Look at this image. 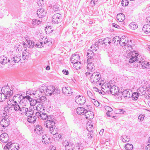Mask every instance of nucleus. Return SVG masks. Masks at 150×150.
<instances>
[{"label": "nucleus", "mask_w": 150, "mask_h": 150, "mask_svg": "<svg viewBox=\"0 0 150 150\" xmlns=\"http://www.w3.org/2000/svg\"><path fill=\"white\" fill-rule=\"evenodd\" d=\"M41 89L43 90V93L47 96H50L52 94H56L58 92V90L52 86H47L43 84L41 86Z\"/></svg>", "instance_id": "nucleus-1"}, {"label": "nucleus", "mask_w": 150, "mask_h": 150, "mask_svg": "<svg viewBox=\"0 0 150 150\" xmlns=\"http://www.w3.org/2000/svg\"><path fill=\"white\" fill-rule=\"evenodd\" d=\"M136 51H131L129 52L128 50L126 52L127 55L126 57L129 59V62L130 63H132L134 62L139 61L138 56V53Z\"/></svg>", "instance_id": "nucleus-2"}, {"label": "nucleus", "mask_w": 150, "mask_h": 150, "mask_svg": "<svg viewBox=\"0 0 150 150\" xmlns=\"http://www.w3.org/2000/svg\"><path fill=\"white\" fill-rule=\"evenodd\" d=\"M12 100L14 101V103H19L21 105L23 104V105H25V103H24L25 102V99L21 95H16L13 97Z\"/></svg>", "instance_id": "nucleus-3"}, {"label": "nucleus", "mask_w": 150, "mask_h": 150, "mask_svg": "<svg viewBox=\"0 0 150 150\" xmlns=\"http://www.w3.org/2000/svg\"><path fill=\"white\" fill-rule=\"evenodd\" d=\"M19 148L18 144L9 142L6 144L4 148V149H8V150H18Z\"/></svg>", "instance_id": "nucleus-4"}, {"label": "nucleus", "mask_w": 150, "mask_h": 150, "mask_svg": "<svg viewBox=\"0 0 150 150\" xmlns=\"http://www.w3.org/2000/svg\"><path fill=\"white\" fill-rule=\"evenodd\" d=\"M100 77L99 73L97 72H94L91 77L90 80L91 82L94 84L98 82Z\"/></svg>", "instance_id": "nucleus-5"}, {"label": "nucleus", "mask_w": 150, "mask_h": 150, "mask_svg": "<svg viewBox=\"0 0 150 150\" xmlns=\"http://www.w3.org/2000/svg\"><path fill=\"white\" fill-rule=\"evenodd\" d=\"M3 114H4V116H2L3 118L0 121V123L1 126L3 127H7L10 123V120L7 118V116L6 117V113L4 112Z\"/></svg>", "instance_id": "nucleus-6"}, {"label": "nucleus", "mask_w": 150, "mask_h": 150, "mask_svg": "<svg viewBox=\"0 0 150 150\" xmlns=\"http://www.w3.org/2000/svg\"><path fill=\"white\" fill-rule=\"evenodd\" d=\"M111 88L110 83L108 81L104 83L101 86L102 91L105 93H107L109 92Z\"/></svg>", "instance_id": "nucleus-7"}, {"label": "nucleus", "mask_w": 150, "mask_h": 150, "mask_svg": "<svg viewBox=\"0 0 150 150\" xmlns=\"http://www.w3.org/2000/svg\"><path fill=\"white\" fill-rule=\"evenodd\" d=\"M44 125L48 128H50L53 127H55V123L52 119L51 117L50 116V117L48 118L47 120L44 122Z\"/></svg>", "instance_id": "nucleus-8"}, {"label": "nucleus", "mask_w": 150, "mask_h": 150, "mask_svg": "<svg viewBox=\"0 0 150 150\" xmlns=\"http://www.w3.org/2000/svg\"><path fill=\"white\" fill-rule=\"evenodd\" d=\"M63 146H65L66 150H74V145L70 142L65 140L63 143Z\"/></svg>", "instance_id": "nucleus-9"}, {"label": "nucleus", "mask_w": 150, "mask_h": 150, "mask_svg": "<svg viewBox=\"0 0 150 150\" xmlns=\"http://www.w3.org/2000/svg\"><path fill=\"white\" fill-rule=\"evenodd\" d=\"M62 18L60 14L57 13L52 17V22L54 23L58 24L62 21Z\"/></svg>", "instance_id": "nucleus-10"}, {"label": "nucleus", "mask_w": 150, "mask_h": 150, "mask_svg": "<svg viewBox=\"0 0 150 150\" xmlns=\"http://www.w3.org/2000/svg\"><path fill=\"white\" fill-rule=\"evenodd\" d=\"M86 99L84 97L81 96H76L75 98V101L78 105H82L85 102Z\"/></svg>", "instance_id": "nucleus-11"}, {"label": "nucleus", "mask_w": 150, "mask_h": 150, "mask_svg": "<svg viewBox=\"0 0 150 150\" xmlns=\"http://www.w3.org/2000/svg\"><path fill=\"white\" fill-rule=\"evenodd\" d=\"M21 58V56L20 54H18L11 56L10 62H13L14 63H17L19 62Z\"/></svg>", "instance_id": "nucleus-12"}, {"label": "nucleus", "mask_w": 150, "mask_h": 150, "mask_svg": "<svg viewBox=\"0 0 150 150\" xmlns=\"http://www.w3.org/2000/svg\"><path fill=\"white\" fill-rule=\"evenodd\" d=\"M10 99L9 100V101L7 102L8 106L6 107V108H11L12 107L14 109L15 111H19L21 107L18 105V103H14V104L10 103Z\"/></svg>", "instance_id": "nucleus-13"}, {"label": "nucleus", "mask_w": 150, "mask_h": 150, "mask_svg": "<svg viewBox=\"0 0 150 150\" xmlns=\"http://www.w3.org/2000/svg\"><path fill=\"white\" fill-rule=\"evenodd\" d=\"M35 115L37 117L43 120H45L50 117L46 113L43 112H37L35 113Z\"/></svg>", "instance_id": "nucleus-14"}, {"label": "nucleus", "mask_w": 150, "mask_h": 150, "mask_svg": "<svg viewBox=\"0 0 150 150\" xmlns=\"http://www.w3.org/2000/svg\"><path fill=\"white\" fill-rule=\"evenodd\" d=\"M146 22L148 24L145 25L143 27L142 30L146 33H150V17L147 18Z\"/></svg>", "instance_id": "nucleus-15"}, {"label": "nucleus", "mask_w": 150, "mask_h": 150, "mask_svg": "<svg viewBox=\"0 0 150 150\" xmlns=\"http://www.w3.org/2000/svg\"><path fill=\"white\" fill-rule=\"evenodd\" d=\"M89 62L87 66V71L86 73V75H89L90 74V72L93 71L95 69V67L93 63L92 62Z\"/></svg>", "instance_id": "nucleus-16"}, {"label": "nucleus", "mask_w": 150, "mask_h": 150, "mask_svg": "<svg viewBox=\"0 0 150 150\" xmlns=\"http://www.w3.org/2000/svg\"><path fill=\"white\" fill-rule=\"evenodd\" d=\"M93 46H91V50L89 51V52L87 53V63L88 62H90L92 61V60H93V57L94 55V53L93 52V51L92 50V47H93Z\"/></svg>", "instance_id": "nucleus-17"}, {"label": "nucleus", "mask_w": 150, "mask_h": 150, "mask_svg": "<svg viewBox=\"0 0 150 150\" xmlns=\"http://www.w3.org/2000/svg\"><path fill=\"white\" fill-rule=\"evenodd\" d=\"M8 135L6 133L2 134L0 136V139L2 142L6 143L8 142L9 138Z\"/></svg>", "instance_id": "nucleus-18"}, {"label": "nucleus", "mask_w": 150, "mask_h": 150, "mask_svg": "<svg viewBox=\"0 0 150 150\" xmlns=\"http://www.w3.org/2000/svg\"><path fill=\"white\" fill-rule=\"evenodd\" d=\"M142 60H139V63L142 65V68H150V64L149 62L145 61L144 58H142Z\"/></svg>", "instance_id": "nucleus-19"}, {"label": "nucleus", "mask_w": 150, "mask_h": 150, "mask_svg": "<svg viewBox=\"0 0 150 150\" xmlns=\"http://www.w3.org/2000/svg\"><path fill=\"white\" fill-rule=\"evenodd\" d=\"M118 88L116 86H112L109 91L110 93L112 95H116L119 93Z\"/></svg>", "instance_id": "nucleus-20"}, {"label": "nucleus", "mask_w": 150, "mask_h": 150, "mask_svg": "<svg viewBox=\"0 0 150 150\" xmlns=\"http://www.w3.org/2000/svg\"><path fill=\"white\" fill-rule=\"evenodd\" d=\"M146 87L145 86H141L139 87L137 90L138 94L139 96H142L145 94L146 93Z\"/></svg>", "instance_id": "nucleus-21"}, {"label": "nucleus", "mask_w": 150, "mask_h": 150, "mask_svg": "<svg viewBox=\"0 0 150 150\" xmlns=\"http://www.w3.org/2000/svg\"><path fill=\"white\" fill-rule=\"evenodd\" d=\"M128 40V38L125 36H123L120 38L119 42V45L122 46H125Z\"/></svg>", "instance_id": "nucleus-22"}, {"label": "nucleus", "mask_w": 150, "mask_h": 150, "mask_svg": "<svg viewBox=\"0 0 150 150\" xmlns=\"http://www.w3.org/2000/svg\"><path fill=\"white\" fill-rule=\"evenodd\" d=\"M46 11L44 9H39L37 11V14L38 17L42 18L44 17L46 14Z\"/></svg>", "instance_id": "nucleus-23"}, {"label": "nucleus", "mask_w": 150, "mask_h": 150, "mask_svg": "<svg viewBox=\"0 0 150 150\" xmlns=\"http://www.w3.org/2000/svg\"><path fill=\"white\" fill-rule=\"evenodd\" d=\"M63 93L67 96H69L71 95L73 92L69 87H63L62 88Z\"/></svg>", "instance_id": "nucleus-24"}, {"label": "nucleus", "mask_w": 150, "mask_h": 150, "mask_svg": "<svg viewBox=\"0 0 150 150\" xmlns=\"http://www.w3.org/2000/svg\"><path fill=\"white\" fill-rule=\"evenodd\" d=\"M80 59V57L77 54H75L72 55L71 58V63H76Z\"/></svg>", "instance_id": "nucleus-25"}, {"label": "nucleus", "mask_w": 150, "mask_h": 150, "mask_svg": "<svg viewBox=\"0 0 150 150\" xmlns=\"http://www.w3.org/2000/svg\"><path fill=\"white\" fill-rule=\"evenodd\" d=\"M84 114L85 117L87 119H91L93 118L94 116L93 112L91 111H86Z\"/></svg>", "instance_id": "nucleus-26"}, {"label": "nucleus", "mask_w": 150, "mask_h": 150, "mask_svg": "<svg viewBox=\"0 0 150 150\" xmlns=\"http://www.w3.org/2000/svg\"><path fill=\"white\" fill-rule=\"evenodd\" d=\"M34 130L35 133L37 135H39L43 133V129L41 126L37 125Z\"/></svg>", "instance_id": "nucleus-27"}, {"label": "nucleus", "mask_w": 150, "mask_h": 150, "mask_svg": "<svg viewBox=\"0 0 150 150\" xmlns=\"http://www.w3.org/2000/svg\"><path fill=\"white\" fill-rule=\"evenodd\" d=\"M42 142L45 144H48L50 143V139L46 135H44L42 137Z\"/></svg>", "instance_id": "nucleus-28"}, {"label": "nucleus", "mask_w": 150, "mask_h": 150, "mask_svg": "<svg viewBox=\"0 0 150 150\" xmlns=\"http://www.w3.org/2000/svg\"><path fill=\"white\" fill-rule=\"evenodd\" d=\"M43 93V90H41L40 86L39 89L33 91V94L35 96V98H37L41 96L42 93Z\"/></svg>", "instance_id": "nucleus-29"}, {"label": "nucleus", "mask_w": 150, "mask_h": 150, "mask_svg": "<svg viewBox=\"0 0 150 150\" xmlns=\"http://www.w3.org/2000/svg\"><path fill=\"white\" fill-rule=\"evenodd\" d=\"M30 55V53L28 50L24 49L22 54V58L24 60H27Z\"/></svg>", "instance_id": "nucleus-30"}, {"label": "nucleus", "mask_w": 150, "mask_h": 150, "mask_svg": "<svg viewBox=\"0 0 150 150\" xmlns=\"http://www.w3.org/2000/svg\"><path fill=\"white\" fill-rule=\"evenodd\" d=\"M10 59H8L7 58L4 56L0 57V62L3 64H4L7 62H10Z\"/></svg>", "instance_id": "nucleus-31"}, {"label": "nucleus", "mask_w": 150, "mask_h": 150, "mask_svg": "<svg viewBox=\"0 0 150 150\" xmlns=\"http://www.w3.org/2000/svg\"><path fill=\"white\" fill-rule=\"evenodd\" d=\"M116 18L119 22H123L125 19V15L122 13H120L117 14Z\"/></svg>", "instance_id": "nucleus-32"}, {"label": "nucleus", "mask_w": 150, "mask_h": 150, "mask_svg": "<svg viewBox=\"0 0 150 150\" xmlns=\"http://www.w3.org/2000/svg\"><path fill=\"white\" fill-rule=\"evenodd\" d=\"M86 111L84 108L83 107H79L76 109V112L78 114L80 115H83L85 114V111Z\"/></svg>", "instance_id": "nucleus-33"}, {"label": "nucleus", "mask_w": 150, "mask_h": 150, "mask_svg": "<svg viewBox=\"0 0 150 150\" xmlns=\"http://www.w3.org/2000/svg\"><path fill=\"white\" fill-rule=\"evenodd\" d=\"M36 108L37 111H39V112H43L45 109L43 105L41 104H38Z\"/></svg>", "instance_id": "nucleus-34"}, {"label": "nucleus", "mask_w": 150, "mask_h": 150, "mask_svg": "<svg viewBox=\"0 0 150 150\" xmlns=\"http://www.w3.org/2000/svg\"><path fill=\"white\" fill-rule=\"evenodd\" d=\"M36 116H35L34 115H31V116L28 117L27 120L28 122L30 123H34L36 120Z\"/></svg>", "instance_id": "nucleus-35"}, {"label": "nucleus", "mask_w": 150, "mask_h": 150, "mask_svg": "<svg viewBox=\"0 0 150 150\" xmlns=\"http://www.w3.org/2000/svg\"><path fill=\"white\" fill-rule=\"evenodd\" d=\"M122 93L123 96L125 98H130L131 96L130 93L129 92V91L127 90L124 91Z\"/></svg>", "instance_id": "nucleus-36"}, {"label": "nucleus", "mask_w": 150, "mask_h": 150, "mask_svg": "<svg viewBox=\"0 0 150 150\" xmlns=\"http://www.w3.org/2000/svg\"><path fill=\"white\" fill-rule=\"evenodd\" d=\"M49 128L50 133L54 135L57 134L58 129L57 128H55V127H53Z\"/></svg>", "instance_id": "nucleus-37"}, {"label": "nucleus", "mask_w": 150, "mask_h": 150, "mask_svg": "<svg viewBox=\"0 0 150 150\" xmlns=\"http://www.w3.org/2000/svg\"><path fill=\"white\" fill-rule=\"evenodd\" d=\"M42 42H43V45H50V42L52 44V41H50V40H49L47 38L43 37V38L42 39Z\"/></svg>", "instance_id": "nucleus-38"}, {"label": "nucleus", "mask_w": 150, "mask_h": 150, "mask_svg": "<svg viewBox=\"0 0 150 150\" xmlns=\"http://www.w3.org/2000/svg\"><path fill=\"white\" fill-rule=\"evenodd\" d=\"M86 127L88 131H92L93 129V125L92 122H88L87 123Z\"/></svg>", "instance_id": "nucleus-39"}, {"label": "nucleus", "mask_w": 150, "mask_h": 150, "mask_svg": "<svg viewBox=\"0 0 150 150\" xmlns=\"http://www.w3.org/2000/svg\"><path fill=\"white\" fill-rule=\"evenodd\" d=\"M47 99L46 97L45 96H41L40 97H39V98H38V103H45Z\"/></svg>", "instance_id": "nucleus-40"}, {"label": "nucleus", "mask_w": 150, "mask_h": 150, "mask_svg": "<svg viewBox=\"0 0 150 150\" xmlns=\"http://www.w3.org/2000/svg\"><path fill=\"white\" fill-rule=\"evenodd\" d=\"M122 140L124 142H129L130 140V138L129 136L124 135L122 136Z\"/></svg>", "instance_id": "nucleus-41"}, {"label": "nucleus", "mask_w": 150, "mask_h": 150, "mask_svg": "<svg viewBox=\"0 0 150 150\" xmlns=\"http://www.w3.org/2000/svg\"><path fill=\"white\" fill-rule=\"evenodd\" d=\"M27 43L28 44V47L30 48H32L35 44V42H32L30 40L27 41Z\"/></svg>", "instance_id": "nucleus-42"}, {"label": "nucleus", "mask_w": 150, "mask_h": 150, "mask_svg": "<svg viewBox=\"0 0 150 150\" xmlns=\"http://www.w3.org/2000/svg\"><path fill=\"white\" fill-rule=\"evenodd\" d=\"M8 90H9V88L8 86L3 87L1 90L2 93L5 95L6 93L8 91Z\"/></svg>", "instance_id": "nucleus-43"}, {"label": "nucleus", "mask_w": 150, "mask_h": 150, "mask_svg": "<svg viewBox=\"0 0 150 150\" xmlns=\"http://www.w3.org/2000/svg\"><path fill=\"white\" fill-rule=\"evenodd\" d=\"M129 26L131 29L133 30H135L138 27L137 24L134 22H132L129 25Z\"/></svg>", "instance_id": "nucleus-44"}, {"label": "nucleus", "mask_w": 150, "mask_h": 150, "mask_svg": "<svg viewBox=\"0 0 150 150\" xmlns=\"http://www.w3.org/2000/svg\"><path fill=\"white\" fill-rule=\"evenodd\" d=\"M111 43V39L109 38H107L103 40V43L105 45H107L108 44H110Z\"/></svg>", "instance_id": "nucleus-45"}, {"label": "nucleus", "mask_w": 150, "mask_h": 150, "mask_svg": "<svg viewBox=\"0 0 150 150\" xmlns=\"http://www.w3.org/2000/svg\"><path fill=\"white\" fill-rule=\"evenodd\" d=\"M28 111V108L25 107H21L19 112L22 115L25 114L26 112Z\"/></svg>", "instance_id": "nucleus-46"}, {"label": "nucleus", "mask_w": 150, "mask_h": 150, "mask_svg": "<svg viewBox=\"0 0 150 150\" xmlns=\"http://www.w3.org/2000/svg\"><path fill=\"white\" fill-rule=\"evenodd\" d=\"M127 45V48L128 49V50L130 51V49H132V40H127V42L126 44Z\"/></svg>", "instance_id": "nucleus-47"}, {"label": "nucleus", "mask_w": 150, "mask_h": 150, "mask_svg": "<svg viewBox=\"0 0 150 150\" xmlns=\"http://www.w3.org/2000/svg\"><path fill=\"white\" fill-rule=\"evenodd\" d=\"M133 148V145L129 143L127 144L125 146V148L126 150H132Z\"/></svg>", "instance_id": "nucleus-48"}, {"label": "nucleus", "mask_w": 150, "mask_h": 150, "mask_svg": "<svg viewBox=\"0 0 150 150\" xmlns=\"http://www.w3.org/2000/svg\"><path fill=\"white\" fill-rule=\"evenodd\" d=\"M7 96L3 93H0V101L2 102L7 98Z\"/></svg>", "instance_id": "nucleus-49"}, {"label": "nucleus", "mask_w": 150, "mask_h": 150, "mask_svg": "<svg viewBox=\"0 0 150 150\" xmlns=\"http://www.w3.org/2000/svg\"><path fill=\"white\" fill-rule=\"evenodd\" d=\"M139 96V94H138L137 92H134L132 94V98L133 100H137Z\"/></svg>", "instance_id": "nucleus-50"}, {"label": "nucleus", "mask_w": 150, "mask_h": 150, "mask_svg": "<svg viewBox=\"0 0 150 150\" xmlns=\"http://www.w3.org/2000/svg\"><path fill=\"white\" fill-rule=\"evenodd\" d=\"M38 99L36 100L33 99H32L30 101V104L31 106L35 105L36 104L38 103Z\"/></svg>", "instance_id": "nucleus-51"}, {"label": "nucleus", "mask_w": 150, "mask_h": 150, "mask_svg": "<svg viewBox=\"0 0 150 150\" xmlns=\"http://www.w3.org/2000/svg\"><path fill=\"white\" fill-rule=\"evenodd\" d=\"M41 21L38 20H33L32 21V24L33 25H39L41 24Z\"/></svg>", "instance_id": "nucleus-52"}, {"label": "nucleus", "mask_w": 150, "mask_h": 150, "mask_svg": "<svg viewBox=\"0 0 150 150\" xmlns=\"http://www.w3.org/2000/svg\"><path fill=\"white\" fill-rule=\"evenodd\" d=\"M34 45L38 48H41L44 46L43 42H38L36 44L35 43V45Z\"/></svg>", "instance_id": "nucleus-53"}, {"label": "nucleus", "mask_w": 150, "mask_h": 150, "mask_svg": "<svg viewBox=\"0 0 150 150\" xmlns=\"http://www.w3.org/2000/svg\"><path fill=\"white\" fill-rule=\"evenodd\" d=\"M121 3L122 6H127L129 4L128 1V0H122Z\"/></svg>", "instance_id": "nucleus-54"}, {"label": "nucleus", "mask_w": 150, "mask_h": 150, "mask_svg": "<svg viewBox=\"0 0 150 150\" xmlns=\"http://www.w3.org/2000/svg\"><path fill=\"white\" fill-rule=\"evenodd\" d=\"M87 94L88 96L91 99V100L95 98V97L93 96V94L90 91H88Z\"/></svg>", "instance_id": "nucleus-55"}, {"label": "nucleus", "mask_w": 150, "mask_h": 150, "mask_svg": "<svg viewBox=\"0 0 150 150\" xmlns=\"http://www.w3.org/2000/svg\"><path fill=\"white\" fill-rule=\"evenodd\" d=\"M13 93V91L11 90V89H9V90H8V91L5 93V95H6V96H7V97H9L12 95Z\"/></svg>", "instance_id": "nucleus-56"}, {"label": "nucleus", "mask_w": 150, "mask_h": 150, "mask_svg": "<svg viewBox=\"0 0 150 150\" xmlns=\"http://www.w3.org/2000/svg\"><path fill=\"white\" fill-rule=\"evenodd\" d=\"M144 115L143 114H140L138 117V119L140 121H142L144 117Z\"/></svg>", "instance_id": "nucleus-57"}, {"label": "nucleus", "mask_w": 150, "mask_h": 150, "mask_svg": "<svg viewBox=\"0 0 150 150\" xmlns=\"http://www.w3.org/2000/svg\"><path fill=\"white\" fill-rule=\"evenodd\" d=\"M92 102L97 107H98L99 105V103L98 101L95 100V98L93 100H91Z\"/></svg>", "instance_id": "nucleus-58"}, {"label": "nucleus", "mask_w": 150, "mask_h": 150, "mask_svg": "<svg viewBox=\"0 0 150 150\" xmlns=\"http://www.w3.org/2000/svg\"><path fill=\"white\" fill-rule=\"evenodd\" d=\"M50 7L52 8L55 11H57L58 9V7L57 6V5H52V4L50 5Z\"/></svg>", "instance_id": "nucleus-59"}, {"label": "nucleus", "mask_w": 150, "mask_h": 150, "mask_svg": "<svg viewBox=\"0 0 150 150\" xmlns=\"http://www.w3.org/2000/svg\"><path fill=\"white\" fill-rule=\"evenodd\" d=\"M120 40V38L119 37L116 36L113 39V41H114V42L115 43V42H119V41Z\"/></svg>", "instance_id": "nucleus-60"}, {"label": "nucleus", "mask_w": 150, "mask_h": 150, "mask_svg": "<svg viewBox=\"0 0 150 150\" xmlns=\"http://www.w3.org/2000/svg\"><path fill=\"white\" fill-rule=\"evenodd\" d=\"M54 137H56V138H54V139L57 140H59L61 139L62 138V135L60 134L58 135L56 134L55 135V136H54Z\"/></svg>", "instance_id": "nucleus-61"}, {"label": "nucleus", "mask_w": 150, "mask_h": 150, "mask_svg": "<svg viewBox=\"0 0 150 150\" xmlns=\"http://www.w3.org/2000/svg\"><path fill=\"white\" fill-rule=\"evenodd\" d=\"M81 62H76V63H74V66L75 67H78L79 68L80 67V65L81 64Z\"/></svg>", "instance_id": "nucleus-62"}, {"label": "nucleus", "mask_w": 150, "mask_h": 150, "mask_svg": "<svg viewBox=\"0 0 150 150\" xmlns=\"http://www.w3.org/2000/svg\"><path fill=\"white\" fill-rule=\"evenodd\" d=\"M116 113L118 114H124L125 111L122 109L117 110L116 111Z\"/></svg>", "instance_id": "nucleus-63"}, {"label": "nucleus", "mask_w": 150, "mask_h": 150, "mask_svg": "<svg viewBox=\"0 0 150 150\" xmlns=\"http://www.w3.org/2000/svg\"><path fill=\"white\" fill-rule=\"evenodd\" d=\"M105 108L107 112H112V109L108 106H105Z\"/></svg>", "instance_id": "nucleus-64"}]
</instances>
